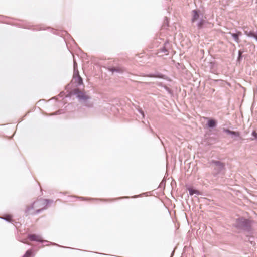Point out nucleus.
I'll return each mask as SVG.
<instances>
[{
  "mask_svg": "<svg viewBox=\"0 0 257 257\" xmlns=\"http://www.w3.org/2000/svg\"><path fill=\"white\" fill-rule=\"evenodd\" d=\"M149 76L151 77H161L160 76H156L155 75H149Z\"/></svg>",
  "mask_w": 257,
  "mask_h": 257,
  "instance_id": "19",
  "label": "nucleus"
},
{
  "mask_svg": "<svg viewBox=\"0 0 257 257\" xmlns=\"http://www.w3.org/2000/svg\"><path fill=\"white\" fill-rule=\"evenodd\" d=\"M211 164L216 174L221 172L224 168V164L219 161H212Z\"/></svg>",
  "mask_w": 257,
  "mask_h": 257,
  "instance_id": "2",
  "label": "nucleus"
},
{
  "mask_svg": "<svg viewBox=\"0 0 257 257\" xmlns=\"http://www.w3.org/2000/svg\"><path fill=\"white\" fill-rule=\"evenodd\" d=\"M3 218L7 221H10L11 220V215H7L6 216H5V217H4Z\"/></svg>",
  "mask_w": 257,
  "mask_h": 257,
  "instance_id": "14",
  "label": "nucleus"
},
{
  "mask_svg": "<svg viewBox=\"0 0 257 257\" xmlns=\"http://www.w3.org/2000/svg\"><path fill=\"white\" fill-rule=\"evenodd\" d=\"M108 69L112 73L117 72L121 73L124 71V69L121 67L110 68Z\"/></svg>",
  "mask_w": 257,
  "mask_h": 257,
  "instance_id": "8",
  "label": "nucleus"
},
{
  "mask_svg": "<svg viewBox=\"0 0 257 257\" xmlns=\"http://www.w3.org/2000/svg\"><path fill=\"white\" fill-rule=\"evenodd\" d=\"M204 22V21L203 20H201L198 24V27H201V26L203 25Z\"/></svg>",
  "mask_w": 257,
  "mask_h": 257,
  "instance_id": "16",
  "label": "nucleus"
},
{
  "mask_svg": "<svg viewBox=\"0 0 257 257\" xmlns=\"http://www.w3.org/2000/svg\"><path fill=\"white\" fill-rule=\"evenodd\" d=\"M224 131L226 133H227V134H229V135H234L235 136L238 137L240 135V134H239V132L232 131H230V130H229L228 129H224Z\"/></svg>",
  "mask_w": 257,
  "mask_h": 257,
  "instance_id": "10",
  "label": "nucleus"
},
{
  "mask_svg": "<svg viewBox=\"0 0 257 257\" xmlns=\"http://www.w3.org/2000/svg\"><path fill=\"white\" fill-rule=\"evenodd\" d=\"M163 50L164 51V52H166L167 51L166 49H164Z\"/></svg>",
  "mask_w": 257,
  "mask_h": 257,
  "instance_id": "22",
  "label": "nucleus"
},
{
  "mask_svg": "<svg viewBox=\"0 0 257 257\" xmlns=\"http://www.w3.org/2000/svg\"><path fill=\"white\" fill-rule=\"evenodd\" d=\"M250 225V221L242 217L237 219L234 223L237 228L243 230L248 229Z\"/></svg>",
  "mask_w": 257,
  "mask_h": 257,
  "instance_id": "1",
  "label": "nucleus"
},
{
  "mask_svg": "<svg viewBox=\"0 0 257 257\" xmlns=\"http://www.w3.org/2000/svg\"><path fill=\"white\" fill-rule=\"evenodd\" d=\"M192 22H194L199 18V16L198 11L197 10L192 11Z\"/></svg>",
  "mask_w": 257,
  "mask_h": 257,
  "instance_id": "9",
  "label": "nucleus"
},
{
  "mask_svg": "<svg viewBox=\"0 0 257 257\" xmlns=\"http://www.w3.org/2000/svg\"><path fill=\"white\" fill-rule=\"evenodd\" d=\"M29 238L30 239V240L32 241H39L41 242H43L45 241L43 240H42V237L40 235H37L35 234L29 235Z\"/></svg>",
  "mask_w": 257,
  "mask_h": 257,
  "instance_id": "5",
  "label": "nucleus"
},
{
  "mask_svg": "<svg viewBox=\"0 0 257 257\" xmlns=\"http://www.w3.org/2000/svg\"><path fill=\"white\" fill-rule=\"evenodd\" d=\"M49 200L47 199H41L35 202L33 204V208L38 206H42L41 209L44 208V206L48 203Z\"/></svg>",
  "mask_w": 257,
  "mask_h": 257,
  "instance_id": "4",
  "label": "nucleus"
},
{
  "mask_svg": "<svg viewBox=\"0 0 257 257\" xmlns=\"http://www.w3.org/2000/svg\"><path fill=\"white\" fill-rule=\"evenodd\" d=\"M188 190H189V194L190 195H193L194 194H199V192L197 190H194L192 188H189L188 189Z\"/></svg>",
  "mask_w": 257,
  "mask_h": 257,
  "instance_id": "12",
  "label": "nucleus"
},
{
  "mask_svg": "<svg viewBox=\"0 0 257 257\" xmlns=\"http://www.w3.org/2000/svg\"><path fill=\"white\" fill-rule=\"evenodd\" d=\"M73 93L77 96L80 100L86 101L89 98L87 95L80 91L78 89H74L73 90Z\"/></svg>",
  "mask_w": 257,
  "mask_h": 257,
  "instance_id": "3",
  "label": "nucleus"
},
{
  "mask_svg": "<svg viewBox=\"0 0 257 257\" xmlns=\"http://www.w3.org/2000/svg\"><path fill=\"white\" fill-rule=\"evenodd\" d=\"M229 34L231 35V36L234 39V41L237 42V43H239L240 42V40L239 38V37L241 35L242 33L241 32L238 31L236 33H232L231 32L229 33Z\"/></svg>",
  "mask_w": 257,
  "mask_h": 257,
  "instance_id": "6",
  "label": "nucleus"
},
{
  "mask_svg": "<svg viewBox=\"0 0 257 257\" xmlns=\"http://www.w3.org/2000/svg\"><path fill=\"white\" fill-rule=\"evenodd\" d=\"M32 254V252L30 250H28L23 257H29Z\"/></svg>",
  "mask_w": 257,
  "mask_h": 257,
  "instance_id": "13",
  "label": "nucleus"
},
{
  "mask_svg": "<svg viewBox=\"0 0 257 257\" xmlns=\"http://www.w3.org/2000/svg\"><path fill=\"white\" fill-rule=\"evenodd\" d=\"M252 135L257 139V133L255 131H253L252 133Z\"/></svg>",
  "mask_w": 257,
  "mask_h": 257,
  "instance_id": "18",
  "label": "nucleus"
},
{
  "mask_svg": "<svg viewBox=\"0 0 257 257\" xmlns=\"http://www.w3.org/2000/svg\"><path fill=\"white\" fill-rule=\"evenodd\" d=\"M22 242H23V243H26V242H25V241H22Z\"/></svg>",
  "mask_w": 257,
  "mask_h": 257,
  "instance_id": "23",
  "label": "nucleus"
},
{
  "mask_svg": "<svg viewBox=\"0 0 257 257\" xmlns=\"http://www.w3.org/2000/svg\"><path fill=\"white\" fill-rule=\"evenodd\" d=\"M244 34L249 37H253L257 41V30L255 32L244 30Z\"/></svg>",
  "mask_w": 257,
  "mask_h": 257,
  "instance_id": "7",
  "label": "nucleus"
},
{
  "mask_svg": "<svg viewBox=\"0 0 257 257\" xmlns=\"http://www.w3.org/2000/svg\"><path fill=\"white\" fill-rule=\"evenodd\" d=\"M40 209H38V210H37V213H38V212H39L40 211Z\"/></svg>",
  "mask_w": 257,
  "mask_h": 257,
  "instance_id": "21",
  "label": "nucleus"
},
{
  "mask_svg": "<svg viewBox=\"0 0 257 257\" xmlns=\"http://www.w3.org/2000/svg\"><path fill=\"white\" fill-rule=\"evenodd\" d=\"M207 124L209 127L212 128L216 126V122L215 120L211 119L208 121Z\"/></svg>",
  "mask_w": 257,
  "mask_h": 257,
  "instance_id": "11",
  "label": "nucleus"
},
{
  "mask_svg": "<svg viewBox=\"0 0 257 257\" xmlns=\"http://www.w3.org/2000/svg\"><path fill=\"white\" fill-rule=\"evenodd\" d=\"M76 66V62L74 61V69H75Z\"/></svg>",
  "mask_w": 257,
  "mask_h": 257,
  "instance_id": "20",
  "label": "nucleus"
},
{
  "mask_svg": "<svg viewBox=\"0 0 257 257\" xmlns=\"http://www.w3.org/2000/svg\"><path fill=\"white\" fill-rule=\"evenodd\" d=\"M77 79L78 80V84L79 85L81 84L82 83V79L79 75H78Z\"/></svg>",
  "mask_w": 257,
  "mask_h": 257,
  "instance_id": "15",
  "label": "nucleus"
},
{
  "mask_svg": "<svg viewBox=\"0 0 257 257\" xmlns=\"http://www.w3.org/2000/svg\"><path fill=\"white\" fill-rule=\"evenodd\" d=\"M139 112L140 113V114H141L142 115V117L143 118L144 117L145 115H144V112L142 110H139Z\"/></svg>",
  "mask_w": 257,
  "mask_h": 257,
  "instance_id": "17",
  "label": "nucleus"
}]
</instances>
